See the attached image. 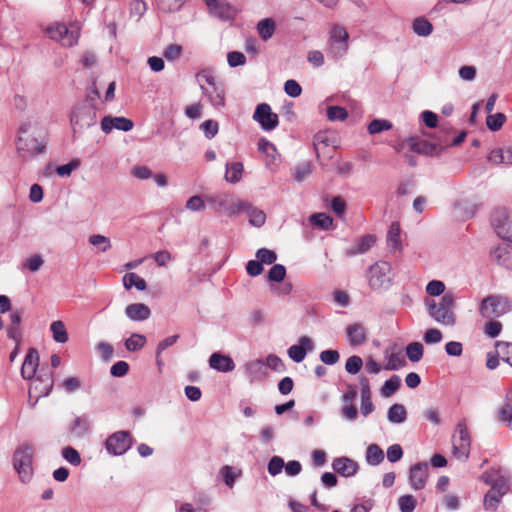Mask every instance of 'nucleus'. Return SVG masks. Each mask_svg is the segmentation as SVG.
Masks as SVG:
<instances>
[{"label":"nucleus","instance_id":"1","mask_svg":"<svg viewBox=\"0 0 512 512\" xmlns=\"http://www.w3.org/2000/svg\"><path fill=\"white\" fill-rule=\"evenodd\" d=\"M481 478L485 484L491 487L484 495L483 508L489 512L496 511L501 499L510 490V477L501 469L492 468L484 472Z\"/></svg>","mask_w":512,"mask_h":512},{"label":"nucleus","instance_id":"2","mask_svg":"<svg viewBox=\"0 0 512 512\" xmlns=\"http://www.w3.org/2000/svg\"><path fill=\"white\" fill-rule=\"evenodd\" d=\"M31 128L28 122L22 123L17 129L15 146L18 156L23 160H29L45 151L46 144L37 138L28 136Z\"/></svg>","mask_w":512,"mask_h":512},{"label":"nucleus","instance_id":"3","mask_svg":"<svg viewBox=\"0 0 512 512\" xmlns=\"http://www.w3.org/2000/svg\"><path fill=\"white\" fill-rule=\"evenodd\" d=\"M426 306L429 316L436 322L446 326L455 324L456 318L453 312L455 297L453 293H445L438 303L434 300L426 301Z\"/></svg>","mask_w":512,"mask_h":512},{"label":"nucleus","instance_id":"4","mask_svg":"<svg viewBox=\"0 0 512 512\" xmlns=\"http://www.w3.org/2000/svg\"><path fill=\"white\" fill-rule=\"evenodd\" d=\"M33 459L34 448L28 443L20 444L14 451L13 467L24 484L31 482L34 476Z\"/></svg>","mask_w":512,"mask_h":512},{"label":"nucleus","instance_id":"5","mask_svg":"<svg viewBox=\"0 0 512 512\" xmlns=\"http://www.w3.org/2000/svg\"><path fill=\"white\" fill-rule=\"evenodd\" d=\"M366 278L369 287L373 291L388 290L392 286L394 279L391 264L382 260L377 261L367 269Z\"/></svg>","mask_w":512,"mask_h":512},{"label":"nucleus","instance_id":"6","mask_svg":"<svg viewBox=\"0 0 512 512\" xmlns=\"http://www.w3.org/2000/svg\"><path fill=\"white\" fill-rule=\"evenodd\" d=\"M512 309L511 301L503 295L492 294L483 298L479 305V314L488 320L499 318Z\"/></svg>","mask_w":512,"mask_h":512},{"label":"nucleus","instance_id":"7","mask_svg":"<svg viewBox=\"0 0 512 512\" xmlns=\"http://www.w3.org/2000/svg\"><path fill=\"white\" fill-rule=\"evenodd\" d=\"M48 36L59 42L64 47H72L78 42L80 27L78 23H70L69 26L57 23L47 28Z\"/></svg>","mask_w":512,"mask_h":512},{"label":"nucleus","instance_id":"8","mask_svg":"<svg viewBox=\"0 0 512 512\" xmlns=\"http://www.w3.org/2000/svg\"><path fill=\"white\" fill-rule=\"evenodd\" d=\"M97 121L96 106L80 103L71 112L70 123L73 131L81 132L95 125Z\"/></svg>","mask_w":512,"mask_h":512},{"label":"nucleus","instance_id":"9","mask_svg":"<svg viewBox=\"0 0 512 512\" xmlns=\"http://www.w3.org/2000/svg\"><path fill=\"white\" fill-rule=\"evenodd\" d=\"M328 54L334 59L344 57L349 49V34L347 30L335 24L331 27L328 40Z\"/></svg>","mask_w":512,"mask_h":512},{"label":"nucleus","instance_id":"10","mask_svg":"<svg viewBox=\"0 0 512 512\" xmlns=\"http://www.w3.org/2000/svg\"><path fill=\"white\" fill-rule=\"evenodd\" d=\"M471 438L464 420L460 421L452 437L453 455L458 460L465 462L469 458Z\"/></svg>","mask_w":512,"mask_h":512},{"label":"nucleus","instance_id":"11","mask_svg":"<svg viewBox=\"0 0 512 512\" xmlns=\"http://www.w3.org/2000/svg\"><path fill=\"white\" fill-rule=\"evenodd\" d=\"M207 202L213 207L215 212L224 211L228 215H236L241 213V209L245 208L243 200L234 201L231 194L221 193L207 197Z\"/></svg>","mask_w":512,"mask_h":512},{"label":"nucleus","instance_id":"12","mask_svg":"<svg viewBox=\"0 0 512 512\" xmlns=\"http://www.w3.org/2000/svg\"><path fill=\"white\" fill-rule=\"evenodd\" d=\"M496 234L505 241L512 242V210L497 208L491 219Z\"/></svg>","mask_w":512,"mask_h":512},{"label":"nucleus","instance_id":"13","mask_svg":"<svg viewBox=\"0 0 512 512\" xmlns=\"http://www.w3.org/2000/svg\"><path fill=\"white\" fill-rule=\"evenodd\" d=\"M133 445V438L128 431H117L109 435L105 441V449L112 456L125 454Z\"/></svg>","mask_w":512,"mask_h":512},{"label":"nucleus","instance_id":"14","mask_svg":"<svg viewBox=\"0 0 512 512\" xmlns=\"http://www.w3.org/2000/svg\"><path fill=\"white\" fill-rule=\"evenodd\" d=\"M208 86L201 85V90L208 97L211 105L217 109L225 106V91L223 85L212 75H203Z\"/></svg>","mask_w":512,"mask_h":512},{"label":"nucleus","instance_id":"15","mask_svg":"<svg viewBox=\"0 0 512 512\" xmlns=\"http://www.w3.org/2000/svg\"><path fill=\"white\" fill-rule=\"evenodd\" d=\"M54 385L53 376L51 373H42L31 379L29 387V397L37 396V400L42 397H47Z\"/></svg>","mask_w":512,"mask_h":512},{"label":"nucleus","instance_id":"16","mask_svg":"<svg viewBox=\"0 0 512 512\" xmlns=\"http://www.w3.org/2000/svg\"><path fill=\"white\" fill-rule=\"evenodd\" d=\"M253 119L264 131H271L279 124L278 115L272 112L270 105L267 103L257 105Z\"/></svg>","mask_w":512,"mask_h":512},{"label":"nucleus","instance_id":"17","mask_svg":"<svg viewBox=\"0 0 512 512\" xmlns=\"http://www.w3.org/2000/svg\"><path fill=\"white\" fill-rule=\"evenodd\" d=\"M428 478V464L419 462L410 468L409 485L413 490H422Z\"/></svg>","mask_w":512,"mask_h":512},{"label":"nucleus","instance_id":"18","mask_svg":"<svg viewBox=\"0 0 512 512\" xmlns=\"http://www.w3.org/2000/svg\"><path fill=\"white\" fill-rule=\"evenodd\" d=\"M210 13L222 20H231L237 14V10L226 1L219 0H205Z\"/></svg>","mask_w":512,"mask_h":512},{"label":"nucleus","instance_id":"19","mask_svg":"<svg viewBox=\"0 0 512 512\" xmlns=\"http://www.w3.org/2000/svg\"><path fill=\"white\" fill-rule=\"evenodd\" d=\"M299 344L292 345L288 348V356L296 363L302 362L307 352L314 349L313 341L308 336H301L298 340Z\"/></svg>","mask_w":512,"mask_h":512},{"label":"nucleus","instance_id":"20","mask_svg":"<svg viewBox=\"0 0 512 512\" xmlns=\"http://www.w3.org/2000/svg\"><path fill=\"white\" fill-rule=\"evenodd\" d=\"M133 121L126 117L105 116L101 121V129L104 133H110L113 129L128 132L133 129Z\"/></svg>","mask_w":512,"mask_h":512},{"label":"nucleus","instance_id":"21","mask_svg":"<svg viewBox=\"0 0 512 512\" xmlns=\"http://www.w3.org/2000/svg\"><path fill=\"white\" fill-rule=\"evenodd\" d=\"M39 366V354L35 348H29L21 367V376L26 380H31L36 375Z\"/></svg>","mask_w":512,"mask_h":512},{"label":"nucleus","instance_id":"22","mask_svg":"<svg viewBox=\"0 0 512 512\" xmlns=\"http://www.w3.org/2000/svg\"><path fill=\"white\" fill-rule=\"evenodd\" d=\"M491 258L498 265L506 269H512V246L509 244L497 246L491 252Z\"/></svg>","mask_w":512,"mask_h":512},{"label":"nucleus","instance_id":"23","mask_svg":"<svg viewBox=\"0 0 512 512\" xmlns=\"http://www.w3.org/2000/svg\"><path fill=\"white\" fill-rule=\"evenodd\" d=\"M209 366L216 371L226 373L234 370L235 363L230 356L215 352L209 358Z\"/></svg>","mask_w":512,"mask_h":512},{"label":"nucleus","instance_id":"24","mask_svg":"<svg viewBox=\"0 0 512 512\" xmlns=\"http://www.w3.org/2000/svg\"><path fill=\"white\" fill-rule=\"evenodd\" d=\"M333 469L344 477H351L356 474L358 464L348 457H338L332 462Z\"/></svg>","mask_w":512,"mask_h":512},{"label":"nucleus","instance_id":"25","mask_svg":"<svg viewBox=\"0 0 512 512\" xmlns=\"http://www.w3.org/2000/svg\"><path fill=\"white\" fill-rule=\"evenodd\" d=\"M346 335L351 346H360L367 339L365 327L360 323H354L346 328Z\"/></svg>","mask_w":512,"mask_h":512},{"label":"nucleus","instance_id":"26","mask_svg":"<svg viewBox=\"0 0 512 512\" xmlns=\"http://www.w3.org/2000/svg\"><path fill=\"white\" fill-rule=\"evenodd\" d=\"M125 315L132 321H144L150 317L151 311L146 304L133 303L125 308Z\"/></svg>","mask_w":512,"mask_h":512},{"label":"nucleus","instance_id":"27","mask_svg":"<svg viewBox=\"0 0 512 512\" xmlns=\"http://www.w3.org/2000/svg\"><path fill=\"white\" fill-rule=\"evenodd\" d=\"M245 373L251 383L261 381L266 376L265 363L260 359L250 361L245 365Z\"/></svg>","mask_w":512,"mask_h":512},{"label":"nucleus","instance_id":"28","mask_svg":"<svg viewBox=\"0 0 512 512\" xmlns=\"http://www.w3.org/2000/svg\"><path fill=\"white\" fill-rule=\"evenodd\" d=\"M376 242L373 235H365L358 239L351 247L346 250L349 257L366 253Z\"/></svg>","mask_w":512,"mask_h":512},{"label":"nucleus","instance_id":"29","mask_svg":"<svg viewBox=\"0 0 512 512\" xmlns=\"http://www.w3.org/2000/svg\"><path fill=\"white\" fill-rule=\"evenodd\" d=\"M245 208L241 212H245L249 218V223L255 227H262L266 221V214L263 210L254 207L251 203L244 201Z\"/></svg>","mask_w":512,"mask_h":512},{"label":"nucleus","instance_id":"30","mask_svg":"<svg viewBox=\"0 0 512 512\" xmlns=\"http://www.w3.org/2000/svg\"><path fill=\"white\" fill-rule=\"evenodd\" d=\"M410 149L414 152L424 155H431L434 153L436 146L426 140L420 139L417 136H411L406 140Z\"/></svg>","mask_w":512,"mask_h":512},{"label":"nucleus","instance_id":"31","mask_svg":"<svg viewBox=\"0 0 512 512\" xmlns=\"http://www.w3.org/2000/svg\"><path fill=\"white\" fill-rule=\"evenodd\" d=\"M387 246L393 252L400 251L401 240H400V225L397 222H393L387 233Z\"/></svg>","mask_w":512,"mask_h":512},{"label":"nucleus","instance_id":"32","mask_svg":"<svg viewBox=\"0 0 512 512\" xmlns=\"http://www.w3.org/2000/svg\"><path fill=\"white\" fill-rule=\"evenodd\" d=\"M387 419L392 424L404 423L407 419V411L404 405L395 403L389 407Z\"/></svg>","mask_w":512,"mask_h":512},{"label":"nucleus","instance_id":"33","mask_svg":"<svg viewBox=\"0 0 512 512\" xmlns=\"http://www.w3.org/2000/svg\"><path fill=\"white\" fill-rule=\"evenodd\" d=\"M276 25L272 18H265L258 22L257 32L263 41H268L275 33Z\"/></svg>","mask_w":512,"mask_h":512},{"label":"nucleus","instance_id":"34","mask_svg":"<svg viewBox=\"0 0 512 512\" xmlns=\"http://www.w3.org/2000/svg\"><path fill=\"white\" fill-rule=\"evenodd\" d=\"M243 164L241 162H232L226 164L225 180L229 183H238L243 174Z\"/></svg>","mask_w":512,"mask_h":512},{"label":"nucleus","instance_id":"35","mask_svg":"<svg viewBox=\"0 0 512 512\" xmlns=\"http://www.w3.org/2000/svg\"><path fill=\"white\" fill-rule=\"evenodd\" d=\"M412 30L420 37H427L433 32V25L425 17H417L412 23Z\"/></svg>","mask_w":512,"mask_h":512},{"label":"nucleus","instance_id":"36","mask_svg":"<svg viewBox=\"0 0 512 512\" xmlns=\"http://www.w3.org/2000/svg\"><path fill=\"white\" fill-rule=\"evenodd\" d=\"M53 340L57 343H66L69 339L65 324L61 320L53 321L50 325Z\"/></svg>","mask_w":512,"mask_h":512},{"label":"nucleus","instance_id":"37","mask_svg":"<svg viewBox=\"0 0 512 512\" xmlns=\"http://www.w3.org/2000/svg\"><path fill=\"white\" fill-rule=\"evenodd\" d=\"M366 462L369 465L377 466L384 460V452L377 444H370L366 449Z\"/></svg>","mask_w":512,"mask_h":512},{"label":"nucleus","instance_id":"38","mask_svg":"<svg viewBox=\"0 0 512 512\" xmlns=\"http://www.w3.org/2000/svg\"><path fill=\"white\" fill-rule=\"evenodd\" d=\"M123 285L127 290L135 287L137 290L143 291L147 287L146 281L134 272L126 273L123 276Z\"/></svg>","mask_w":512,"mask_h":512},{"label":"nucleus","instance_id":"39","mask_svg":"<svg viewBox=\"0 0 512 512\" xmlns=\"http://www.w3.org/2000/svg\"><path fill=\"white\" fill-rule=\"evenodd\" d=\"M90 425L85 417H76L70 426V432L76 437H83L88 433Z\"/></svg>","mask_w":512,"mask_h":512},{"label":"nucleus","instance_id":"40","mask_svg":"<svg viewBox=\"0 0 512 512\" xmlns=\"http://www.w3.org/2000/svg\"><path fill=\"white\" fill-rule=\"evenodd\" d=\"M146 344V337L142 334L133 333L125 340V348L130 352L142 349Z\"/></svg>","mask_w":512,"mask_h":512},{"label":"nucleus","instance_id":"41","mask_svg":"<svg viewBox=\"0 0 512 512\" xmlns=\"http://www.w3.org/2000/svg\"><path fill=\"white\" fill-rule=\"evenodd\" d=\"M401 379L397 375L391 376L388 380H386L381 387V395L383 397L392 396L400 387Z\"/></svg>","mask_w":512,"mask_h":512},{"label":"nucleus","instance_id":"42","mask_svg":"<svg viewBox=\"0 0 512 512\" xmlns=\"http://www.w3.org/2000/svg\"><path fill=\"white\" fill-rule=\"evenodd\" d=\"M313 226L319 227L323 230H328L333 224V219L326 213H315L309 217Z\"/></svg>","mask_w":512,"mask_h":512},{"label":"nucleus","instance_id":"43","mask_svg":"<svg viewBox=\"0 0 512 512\" xmlns=\"http://www.w3.org/2000/svg\"><path fill=\"white\" fill-rule=\"evenodd\" d=\"M220 474L223 478L224 483L229 487L232 488L235 484L236 478L240 476L241 472L236 471L235 468L229 465H224L221 470Z\"/></svg>","mask_w":512,"mask_h":512},{"label":"nucleus","instance_id":"44","mask_svg":"<svg viewBox=\"0 0 512 512\" xmlns=\"http://www.w3.org/2000/svg\"><path fill=\"white\" fill-rule=\"evenodd\" d=\"M89 243L97 247L100 252H106L111 248V241L108 237L100 235V234H93L89 237Z\"/></svg>","mask_w":512,"mask_h":512},{"label":"nucleus","instance_id":"45","mask_svg":"<svg viewBox=\"0 0 512 512\" xmlns=\"http://www.w3.org/2000/svg\"><path fill=\"white\" fill-rule=\"evenodd\" d=\"M423 345L420 342H412L406 347V354L411 362H418L423 356Z\"/></svg>","mask_w":512,"mask_h":512},{"label":"nucleus","instance_id":"46","mask_svg":"<svg viewBox=\"0 0 512 512\" xmlns=\"http://www.w3.org/2000/svg\"><path fill=\"white\" fill-rule=\"evenodd\" d=\"M417 500L411 494H405L399 497L398 506L400 512H413L416 508Z\"/></svg>","mask_w":512,"mask_h":512},{"label":"nucleus","instance_id":"47","mask_svg":"<svg viewBox=\"0 0 512 512\" xmlns=\"http://www.w3.org/2000/svg\"><path fill=\"white\" fill-rule=\"evenodd\" d=\"M496 349L501 359L512 367V343L498 341Z\"/></svg>","mask_w":512,"mask_h":512},{"label":"nucleus","instance_id":"48","mask_svg":"<svg viewBox=\"0 0 512 512\" xmlns=\"http://www.w3.org/2000/svg\"><path fill=\"white\" fill-rule=\"evenodd\" d=\"M392 123L386 119H374L368 125V132L370 134H377L382 131H387L392 128Z\"/></svg>","mask_w":512,"mask_h":512},{"label":"nucleus","instance_id":"49","mask_svg":"<svg viewBox=\"0 0 512 512\" xmlns=\"http://www.w3.org/2000/svg\"><path fill=\"white\" fill-rule=\"evenodd\" d=\"M506 121L503 113L490 114L486 118V125L491 131H498Z\"/></svg>","mask_w":512,"mask_h":512},{"label":"nucleus","instance_id":"50","mask_svg":"<svg viewBox=\"0 0 512 512\" xmlns=\"http://www.w3.org/2000/svg\"><path fill=\"white\" fill-rule=\"evenodd\" d=\"M311 173V164L309 162H302L293 169V178L297 182H302Z\"/></svg>","mask_w":512,"mask_h":512},{"label":"nucleus","instance_id":"51","mask_svg":"<svg viewBox=\"0 0 512 512\" xmlns=\"http://www.w3.org/2000/svg\"><path fill=\"white\" fill-rule=\"evenodd\" d=\"M61 455L71 465L78 466L81 463V456L79 452L71 446L63 448Z\"/></svg>","mask_w":512,"mask_h":512},{"label":"nucleus","instance_id":"52","mask_svg":"<svg viewBox=\"0 0 512 512\" xmlns=\"http://www.w3.org/2000/svg\"><path fill=\"white\" fill-rule=\"evenodd\" d=\"M286 276V268L282 264H274L267 275L268 281L281 282Z\"/></svg>","mask_w":512,"mask_h":512},{"label":"nucleus","instance_id":"53","mask_svg":"<svg viewBox=\"0 0 512 512\" xmlns=\"http://www.w3.org/2000/svg\"><path fill=\"white\" fill-rule=\"evenodd\" d=\"M256 258L261 264H273L277 260V254L267 248H260L256 252Z\"/></svg>","mask_w":512,"mask_h":512},{"label":"nucleus","instance_id":"54","mask_svg":"<svg viewBox=\"0 0 512 512\" xmlns=\"http://www.w3.org/2000/svg\"><path fill=\"white\" fill-rule=\"evenodd\" d=\"M158 8L164 12L178 11L184 4L185 0H156Z\"/></svg>","mask_w":512,"mask_h":512},{"label":"nucleus","instance_id":"55","mask_svg":"<svg viewBox=\"0 0 512 512\" xmlns=\"http://www.w3.org/2000/svg\"><path fill=\"white\" fill-rule=\"evenodd\" d=\"M405 365V359L398 353H391L387 357V363L384 369L394 371L398 370Z\"/></svg>","mask_w":512,"mask_h":512},{"label":"nucleus","instance_id":"56","mask_svg":"<svg viewBox=\"0 0 512 512\" xmlns=\"http://www.w3.org/2000/svg\"><path fill=\"white\" fill-rule=\"evenodd\" d=\"M327 117L330 121H343L348 117L345 108L341 106H329L327 109Z\"/></svg>","mask_w":512,"mask_h":512},{"label":"nucleus","instance_id":"57","mask_svg":"<svg viewBox=\"0 0 512 512\" xmlns=\"http://www.w3.org/2000/svg\"><path fill=\"white\" fill-rule=\"evenodd\" d=\"M265 366H268L270 369L276 372H284L286 370V366L283 362V360L275 355V354H269L266 357Z\"/></svg>","mask_w":512,"mask_h":512},{"label":"nucleus","instance_id":"58","mask_svg":"<svg viewBox=\"0 0 512 512\" xmlns=\"http://www.w3.org/2000/svg\"><path fill=\"white\" fill-rule=\"evenodd\" d=\"M363 366V361L360 356L353 355L349 357L345 364V369L349 374H357Z\"/></svg>","mask_w":512,"mask_h":512},{"label":"nucleus","instance_id":"59","mask_svg":"<svg viewBox=\"0 0 512 512\" xmlns=\"http://www.w3.org/2000/svg\"><path fill=\"white\" fill-rule=\"evenodd\" d=\"M284 460L280 456H273L269 463H268V473L271 476H276L279 473H281L282 469L284 468Z\"/></svg>","mask_w":512,"mask_h":512},{"label":"nucleus","instance_id":"60","mask_svg":"<svg viewBox=\"0 0 512 512\" xmlns=\"http://www.w3.org/2000/svg\"><path fill=\"white\" fill-rule=\"evenodd\" d=\"M320 360L326 365H334L340 359V354L337 350H324L319 355Z\"/></svg>","mask_w":512,"mask_h":512},{"label":"nucleus","instance_id":"61","mask_svg":"<svg viewBox=\"0 0 512 512\" xmlns=\"http://www.w3.org/2000/svg\"><path fill=\"white\" fill-rule=\"evenodd\" d=\"M501 330L502 324L493 319L489 320L484 327V333L491 338L497 337L501 333Z\"/></svg>","mask_w":512,"mask_h":512},{"label":"nucleus","instance_id":"62","mask_svg":"<svg viewBox=\"0 0 512 512\" xmlns=\"http://www.w3.org/2000/svg\"><path fill=\"white\" fill-rule=\"evenodd\" d=\"M284 91L288 96L296 98L301 95L302 88L297 81L290 79L285 82Z\"/></svg>","mask_w":512,"mask_h":512},{"label":"nucleus","instance_id":"63","mask_svg":"<svg viewBox=\"0 0 512 512\" xmlns=\"http://www.w3.org/2000/svg\"><path fill=\"white\" fill-rule=\"evenodd\" d=\"M185 207L190 211L199 212L205 209V202L200 196L195 195L187 200Z\"/></svg>","mask_w":512,"mask_h":512},{"label":"nucleus","instance_id":"64","mask_svg":"<svg viewBox=\"0 0 512 512\" xmlns=\"http://www.w3.org/2000/svg\"><path fill=\"white\" fill-rule=\"evenodd\" d=\"M200 128L208 139H212L218 133L219 127L216 121L206 120L200 125Z\"/></svg>","mask_w":512,"mask_h":512}]
</instances>
